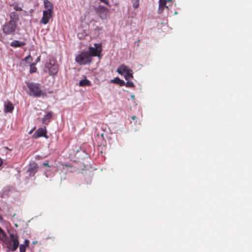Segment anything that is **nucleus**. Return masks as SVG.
Returning a JSON list of instances; mask_svg holds the SVG:
<instances>
[{"label":"nucleus","mask_w":252,"mask_h":252,"mask_svg":"<svg viewBox=\"0 0 252 252\" xmlns=\"http://www.w3.org/2000/svg\"><path fill=\"white\" fill-rule=\"evenodd\" d=\"M27 87L30 90V95L35 97L47 96L46 93L41 90V85L39 83L29 82L27 83Z\"/></svg>","instance_id":"f257e3e1"},{"label":"nucleus","mask_w":252,"mask_h":252,"mask_svg":"<svg viewBox=\"0 0 252 252\" xmlns=\"http://www.w3.org/2000/svg\"><path fill=\"white\" fill-rule=\"evenodd\" d=\"M75 61L79 64L84 65L91 63L92 61V59L91 58L89 52L85 51L77 56Z\"/></svg>","instance_id":"f03ea898"},{"label":"nucleus","mask_w":252,"mask_h":252,"mask_svg":"<svg viewBox=\"0 0 252 252\" xmlns=\"http://www.w3.org/2000/svg\"><path fill=\"white\" fill-rule=\"evenodd\" d=\"M117 72L122 75L124 73H125V78L126 80H129L133 78V72L132 69L129 68V67L125 64L121 65L117 70Z\"/></svg>","instance_id":"7ed1b4c3"},{"label":"nucleus","mask_w":252,"mask_h":252,"mask_svg":"<svg viewBox=\"0 0 252 252\" xmlns=\"http://www.w3.org/2000/svg\"><path fill=\"white\" fill-rule=\"evenodd\" d=\"M17 26V24L8 22L3 25L2 31L5 34L13 35L15 33Z\"/></svg>","instance_id":"20e7f679"},{"label":"nucleus","mask_w":252,"mask_h":252,"mask_svg":"<svg viewBox=\"0 0 252 252\" xmlns=\"http://www.w3.org/2000/svg\"><path fill=\"white\" fill-rule=\"evenodd\" d=\"M96 14L102 20L106 19L109 15V10L106 7L99 5L95 9Z\"/></svg>","instance_id":"39448f33"},{"label":"nucleus","mask_w":252,"mask_h":252,"mask_svg":"<svg viewBox=\"0 0 252 252\" xmlns=\"http://www.w3.org/2000/svg\"><path fill=\"white\" fill-rule=\"evenodd\" d=\"M89 49V53L91 58L92 57H99L102 51V46L100 43H95L94 47H90Z\"/></svg>","instance_id":"423d86ee"},{"label":"nucleus","mask_w":252,"mask_h":252,"mask_svg":"<svg viewBox=\"0 0 252 252\" xmlns=\"http://www.w3.org/2000/svg\"><path fill=\"white\" fill-rule=\"evenodd\" d=\"M46 67L48 69L50 75H55L57 74L58 71V67L57 64H55L54 60H50L49 62L46 64Z\"/></svg>","instance_id":"0eeeda50"},{"label":"nucleus","mask_w":252,"mask_h":252,"mask_svg":"<svg viewBox=\"0 0 252 252\" xmlns=\"http://www.w3.org/2000/svg\"><path fill=\"white\" fill-rule=\"evenodd\" d=\"M10 238V249L12 251L14 252L17 250L19 245L18 237L16 234H11Z\"/></svg>","instance_id":"6e6552de"},{"label":"nucleus","mask_w":252,"mask_h":252,"mask_svg":"<svg viewBox=\"0 0 252 252\" xmlns=\"http://www.w3.org/2000/svg\"><path fill=\"white\" fill-rule=\"evenodd\" d=\"M32 137L34 139H37L41 137H44L46 138H48V137L47 135V129L46 127H40L37 129L33 134Z\"/></svg>","instance_id":"1a4fd4ad"},{"label":"nucleus","mask_w":252,"mask_h":252,"mask_svg":"<svg viewBox=\"0 0 252 252\" xmlns=\"http://www.w3.org/2000/svg\"><path fill=\"white\" fill-rule=\"evenodd\" d=\"M54 13L44 10L43 16L41 18L40 23L46 25L49 22L50 20L53 17Z\"/></svg>","instance_id":"9d476101"},{"label":"nucleus","mask_w":252,"mask_h":252,"mask_svg":"<svg viewBox=\"0 0 252 252\" xmlns=\"http://www.w3.org/2000/svg\"><path fill=\"white\" fill-rule=\"evenodd\" d=\"M38 165L35 162H32L30 164L28 172L30 176H33L38 170Z\"/></svg>","instance_id":"9b49d317"},{"label":"nucleus","mask_w":252,"mask_h":252,"mask_svg":"<svg viewBox=\"0 0 252 252\" xmlns=\"http://www.w3.org/2000/svg\"><path fill=\"white\" fill-rule=\"evenodd\" d=\"M44 5L46 9L45 11L54 13V5L51 1L48 0H44Z\"/></svg>","instance_id":"f8f14e48"},{"label":"nucleus","mask_w":252,"mask_h":252,"mask_svg":"<svg viewBox=\"0 0 252 252\" xmlns=\"http://www.w3.org/2000/svg\"><path fill=\"white\" fill-rule=\"evenodd\" d=\"M9 17V22H11L14 24H17L19 20V15L17 13H16V12H12L10 13Z\"/></svg>","instance_id":"ddd939ff"},{"label":"nucleus","mask_w":252,"mask_h":252,"mask_svg":"<svg viewBox=\"0 0 252 252\" xmlns=\"http://www.w3.org/2000/svg\"><path fill=\"white\" fill-rule=\"evenodd\" d=\"M14 109V106L12 102L10 101H7L4 103V111L5 113L12 112Z\"/></svg>","instance_id":"4468645a"},{"label":"nucleus","mask_w":252,"mask_h":252,"mask_svg":"<svg viewBox=\"0 0 252 252\" xmlns=\"http://www.w3.org/2000/svg\"><path fill=\"white\" fill-rule=\"evenodd\" d=\"M25 45V43L19 40H13L10 43V46L13 47H20Z\"/></svg>","instance_id":"2eb2a0df"},{"label":"nucleus","mask_w":252,"mask_h":252,"mask_svg":"<svg viewBox=\"0 0 252 252\" xmlns=\"http://www.w3.org/2000/svg\"><path fill=\"white\" fill-rule=\"evenodd\" d=\"M52 117V113L49 112L42 119V123L47 125Z\"/></svg>","instance_id":"dca6fc26"},{"label":"nucleus","mask_w":252,"mask_h":252,"mask_svg":"<svg viewBox=\"0 0 252 252\" xmlns=\"http://www.w3.org/2000/svg\"><path fill=\"white\" fill-rule=\"evenodd\" d=\"M166 0H159V8L158 12L161 13L163 11L165 7L168 8L166 6Z\"/></svg>","instance_id":"f3484780"},{"label":"nucleus","mask_w":252,"mask_h":252,"mask_svg":"<svg viewBox=\"0 0 252 252\" xmlns=\"http://www.w3.org/2000/svg\"><path fill=\"white\" fill-rule=\"evenodd\" d=\"M79 85L80 87L91 86L92 85L91 82L86 78L82 79L80 81Z\"/></svg>","instance_id":"a211bd4d"},{"label":"nucleus","mask_w":252,"mask_h":252,"mask_svg":"<svg viewBox=\"0 0 252 252\" xmlns=\"http://www.w3.org/2000/svg\"><path fill=\"white\" fill-rule=\"evenodd\" d=\"M112 81L114 83L119 84L121 86L125 85V82L123 80L120 79L119 77L115 78Z\"/></svg>","instance_id":"6ab92c4d"},{"label":"nucleus","mask_w":252,"mask_h":252,"mask_svg":"<svg viewBox=\"0 0 252 252\" xmlns=\"http://www.w3.org/2000/svg\"><path fill=\"white\" fill-rule=\"evenodd\" d=\"M6 237L4 231L0 227V239L3 241Z\"/></svg>","instance_id":"aec40b11"},{"label":"nucleus","mask_w":252,"mask_h":252,"mask_svg":"<svg viewBox=\"0 0 252 252\" xmlns=\"http://www.w3.org/2000/svg\"><path fill=\"white\" fill-rule=\"evenodd\" d=\"M37 71V68L35 67V63H31L30 65V73L32 74L33 73L36 72Z\"/></svg>","instance_id":"412c9836"},{"label":"nucleus","mask_w":252,"mask_h":252,"mask_svg":"<svg viewBox=\"0 0 252 252\" xmlns=\"http://www.w3.org/2000/svg\"><path fill=\"white\" fill-rule=\"evenodd\" d=\"M140 0H131L132 6L134 8H137L139 6Z\"/></svg>","instance_id":"4be33fe9"},{"label":"nucleus","mask_w":252,"mask_h":252,"mask_svg":"<svg viewBox=\"0 0 252 252\" xmlns=\"http://www.w3.org/2000/svg\"><path fill=\"white\" fill-rule=\"evenodd\" d=\"M24 60L26 62L29 63L32 61V58L30 55H29V56L25 58Z\"/></svg>","instance_id":"5701e85b"},{"label":"nucleus","mask_w":252,"mask_h":252,"mask_svg":"<svg viewBox=\"0 0 252 252\" xmlns=\"http://www.w3.org/2000/svg\"><path fill=\"white\" fill-rule=\"evenodd\" d=\"M126 86L127 87L133 88L134 87V84L131 81H127L126 84Z\"/></svg>","instance_id":"b1692460"},{"label":"nucleus","mask_w":252,"mask_h":252,"mask_svg":"<svg viewBox=\"0 0 252 252\" xmlns=\"http://www.w3.org/2000/svg\"><path fill=\"white\" fill-rule=\"evenodd\" d=\"M20 252H26V247L25 245L20 246Z\"/></svg>","instance_id":"393cba45"},{"label":"nucleus","mask_w":252,"mask_h":252,"mask_svg":"<svg viewBox=\"0 0 252 252\" xmlns=\"http://www.w3.org/2000/svg\"><path fill=\"white\" fill-rule=\"evenodd\" d=\"M14 9L16 10V11H22V9L21 7L19 6L18 5H14Z\"/></svg>","instance_id":"a878e982"},{"label":"nucleus","mask_w":252,"mask_h":252,"mask_svg":"<svg viewBox=\"0 0 252 252\" xmlns=\"http://www.w3.org/2000/svg\"><path fill=\"white\" fill-rule=\"evenodd\" d=\"M29 243H30V241L29 240H27V239H26L24 241V244L23 245H25V247H28L29 246Z\"/></svg>","instance_id":"bb28decb"},{"label":"nucleus","mask_w":252,"mask_h":252,"mask_svg":"<svg viewBox=\"0 0 252 252\" xmlns=\"http://www.w3.org/2000/svg\"><path fill=\"white\" fill-rule=\"evenodd\" d=\"M101 2L104 3L105 4L108 5L109 4L108 0H99Z\"/></svg>","instance_id":"cd10ccee"},{"label":"nucleus","mask_w":252,"mask_h":252,"mask_svg":"<svg viewBox=\"0 0 252 252\" xmlns=\"http://www.w3.org/2000/svg\"><path fill=\"white\" fill-rule=\"evenodd\" d=\"M40 57H38L36 60L35 61H34V63H35V64H36L38 62H39L40 61Z\"/></svg>","instance_id":"c85d7f7f"},{"label":"nucleus","mask_w":252,"mask_h":252,"mask_svg":"<svg viewBox=\"0 0 252 252\" xmlns=\"http://www.w3.org/2000/svg\"><path fill=\"white\" fill-rule=\"evenodd\" d=\"M43 165L45 166H48L49 167L50 166L49 165V163H48V162L47 161V162H45V163H43Z\"/></svg>","instance_id":"c756f323"},{"label":"nucleus","mask_w":252,"mask_h":252,"mask_svg":"<svg viewBox=\"0 0 252 252\" xmlns=\"http://www.w3.org/2000/svg\"><path fill=\"white\" fill-rule=\"evenodd\" d=\"M3 161L0 158V166L2 164Z\"/></svg>","instance_id":"7c9ffc66"},{"label":"nucleus","mask_w":252,"mask_h":252,"mask_svg":"<svg viewBox=\"0 0 252 252\" xmlns=\"http://www.w3.org/2000/svg\"><path fill=\"white\" fill-rule=\"evenodd\" d=\"M131 119H132V120H135V119H137V118H136V116H132V117H131Z\"/></svg>","instance_id":"2f4dec72"},{"label":"nucleus","mask_w":252,"mask_h":252,"mask_svg":"<svg viewBox=\"0 0 252 252\" xmlns=\"http://www.w3.org/2000/svg\"><path fill=\"white\" fill-rule=\"evenodd\" d=\"M35 129V128H33L32 130H31L30 132H29V134H31L32 131H33V130Z\"/></svg>","instance_id":"473e14b6"},{"label":"nucleus","mask_w":252,"mask_h":252,"mask_svg":"<svg viewBox=\"0 0 252 252\" xmlns=\"http://www.w3.org/2000/svg\"><path fill=\"white\" fill-rule=\"evenodd\" d=\"M134 97H135L134 95H133V94L131 95V97L132 98L134 99Z\"/></svg>","instance_id":"72a5a7b5"},{"label":"nucleus","mask_w":252,"mask_h":252,"mask_svg":"<svg viewBox=\"0 0 252 252\" xmlns=\"http://www.w3.org/2000/svg\"><path fill=\"white\" fill-rule=\"evenodd\" d=\"M166 0V2H171L172 1V0Z\"/></svg>","instance_id":"f704fd0d"},{"label":"nucleus","mask_w":252,"mask_h":252,"mask_svg":"<svg viewBox=\"0 0 252 252\" xmlns=\"http://www.w3.org/2000/svg\"><path fill=\"white\" fill-rule=\"evenodd\" d=\"M104 133L101 134V136L103 138Z\"/></svg>","instance_id":"c9c22d12"},{"label":"nucleus","mask_w":252,"mask_h":252,"mask_svg":"<svg viewBox=\"0 0 252 252\" xmlns=\"http://www.w3.org/2000/svg\"><path fill=\"white\" fill-rule=\"evenodd\" d=\"M36 243H37V242H36V241H33V242H32V243H33V244H36Z\"/></svg>","instance_id":"e433bc0d"},{"label":"nucleus","mask_w":252,"mask_h":252,"mask_svg":"<svg viewBox=\"0 0 252 252\" xmlns=\"http://www.w3.org/2000/svg\"><path fill=\"white\" fill-rule=\"evenodd\" d=\"M12 216V217H15V214L14 213V214H13Z\"/></svg>","instance_id":"4c0bfd02"}]
</instances>
